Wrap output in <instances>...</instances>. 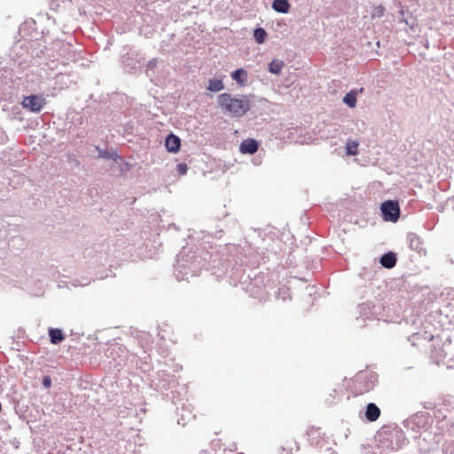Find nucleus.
Returning a JSON list of instances; mask_svg holds the SVG:
<instances>
[{
	"label": "nucleus",
	"mask_w": 454,
	"mask_h": 454,
	"mask_svg": "<svg viewBox=\"0 0 454 454\" xmlns=\"http://www.w3.org/2000/svg\"><path fill=\"white\" fill-rule=\"evenodd\" d=\"M207 90L217 92L223 89V83L221 79H210L207 87Z\"/></svg>",
	"instance_id": "nucleus-11"
},
{
	"label": "nucleus",
	"mask_w": 454,
	"mask_h": 454,
	"mask_svg": "<svg viewBox=\"0 0 454 454\" xmlns=\"http://www.w3.org/2000/svg\"><path fill=\"white\" fill-rule=\"evenodd\" d=\"M176 170L179 175H185L188 170V167L185 163H180L176 166Z\"/></svg>",
	"instance_id": "nucleus-17"
},
{
	"label": "nucleus",
	"mask_w": 454,
	"mask_h": 454,
	"mask_svg": "<svg viewBox=\"0 0 454 454\" xmlns=\"http://www.w3.org/2000/svg\"><path fill=\"white\" fill-rule=\"evenodd\" d=\"M258 150V142L253 138L245 139L239 146L241 153L254 154Z\"/></svg>",
	"instance_id": "nucleus-4"
},
{
	"label": "nucleus",
	"mask_w": 454,
	"mask_h": 454,
	"mask_svg": "<svg viewBox=\"0 0 454 454\" xmlns=\"http://www.w3.org/2000/svg\"><path fill=\"white\" fill-rule=\"evenodd\" d=\"M395 263H396V257L394 253L390 252V253L385 254L380 258V264L387 269H391V268L395 267Z\"/></svg>",
	"instance_id": "nucleus-7"
},
{
	"label": "nucleus",
	"mask_w": 454,
	"mask_h": 454,
	"mask_svg": "<svg viewBox=\"0 0 454 454\" xmlns=\"http://www.w3.org/2000/svg\"><path fill=\"white\" fill-rule=\"evenodd\" d=\"M21 105L30 112L39 113L46 105V100L41 95H30L23 98Z\"/></svg>",
	"instance_id": "nucleus-3"
},
{
	"label": "nucleus",
	"mask_w": 454,
	"mask_h": 454,
	"mask_svg": "<svg viewBox=\"0 0 454 454\" xmlns=\"http://www.w3.org/2000/svg\"><path fill=\"white\" fill-rule=\"evenodd\" d=\"M383 218L386 221L395 223L400 217V207L397 201L387 200L380 207Z\"/></svg>",
	"instance_id": "nucleus-2"
},
{
	"label": "nucleus",
	"mask_w": 454,
	"mask_h": 454,
	"mask_svg": "<svg viewBox=\"0 0 454 454\" xmlns=\"http://www.w3.org/2000/svg\"><path fill=\"white\" fill-rule=\"evenodd\" d=\"M43 384L47 388L51 387V378L49 376H45L43 379Z\"/></svg>",
	"instance_id": "nucleus-18"
},
{
	"label": "nucleus",
	"mask_w": 454,
	"mask_h": 454,
	"mask_svg": "<svg viewBox=\"0 0 454 454\" xmlns=\"http://www.w3.org/2000/svg\"><path fill=\"white\" fill-rule=\"evenodd\" d=\"M420 244L419 239L417 236H412L410 239V246L411 248L415 247V249L419 248V245Z\"/></svg>",
	"instance_id": "nucleus-16"
},
{
	"label": "nucleus",
	"mask_w": 454,
	"mask_h": 454,
	"mask_svg": "<svg viewBox=\"0 0 454 454\" xmlns=\"http://www.w3.org/2000/svg\"><path fill=\"white\" fill-rule=\"evenodd\" d=\"M165 145L168 152L176 153L180 149L181 140L177 136L170 134L166 138Z\"/></svg>",
	"instance_id": "nucleus-5"
},
{
	"label": "nucleus",
	"mask_w": 454,
	"mask_h": 454,
	"mask_svg": "<svg viewBox=\"0 0 454 454\" xmlns=\"http://www.w3.org/2000/svg\"><path fill=\"white\" fill-rule=\"evenodd\" d=\"M49 335L51 338V342L52 344H59L65 339V336H64L62 331L58 328L50 329Z\"/></svg>",
	"instance_id": "nucleus-10"
},
{
	"label": "nucleus",
	"mask_w": 454,
	"mask_h": 454,
	"mask_svg": "<svg viewBox=\"0 0 454 454\" xmlns=\"http://www.w3.org/2000/svg\"><path fill=\"white\" fill-rule=\"evenodd\" d=\"M356 96L357 93L356 90H351L347 93L343 98V102L351 108H354L356 105Z\"/></svg>",
	"instance_id": "nucleus-12"
},
{
	"label": "nucleus",
	"mask_w": 454,
	"mask_h": 454,
	"mask_svg": "<svg viewBox=\"0 0 454 454\" xmlns=\"http://www.w3.org/2000/svg\"><path fill=\"white\" fill-rule=\"evenodd\" d=\"M254 36L258 43H263L266 40L267 33L263 28L258 27L254 30Z\"/></svg>",
	"instance_id": "nucleus-15"
},
{
	"label": "nucleus",
	"mask_w": 454,
	"mask_h": 454,
	"mask_svg": "<svg viewBox=\"0 0 454 454\" xmlns=\"http://www.w3.org/2000/svg\"><path fill=\"white\" fill-rule=\"evenodd\" d=\"M217 102L221 109L231 117L245 115L252 106L250 96L248 95L232 98L229 93H223L218 96Z\"/></svg>",
	"instance_id": "nucleus-1"
},
{
	"label": "nucleus",
	"mask_w": 454,
	"mask_h": 454,
	"mask_svg": "<svg viewBox=\"0 0 454 454\" xmlns=\"http://www.w3.org/2000/svg\"><path fill=\"white\" fill-rule=\"evenodd\" d=\"M272 8L280 13H287L290 9V4L287 0H274Z\"/></svg>",
	"instance_id": "nucleus-8"
},
{
	"label": "nucleus",
	"mask_w": 454,
	"mask_h": 454,
	"mask_svg": "<svg viewBox=\"0 0 454 454\" xmlns=\"http://www.w3.org/2000/svg\"><path fill=\"white\" fill-rule=\"evenodd\" d=\"M380 415V410L376 404L371 403L367 405L365 416L369 421H376L379 419Z\"/></svg>",
	"instance_id": "nucleus-6"
},
{
	"label": "nucleus",
	"mask_w": 454,
	"mask_h": 454,
	"mask_svg": "<svg viewBox=\"0 0 454 454\" xmlns=\"http://www.w3.org/2000/svg\"><path fill=\"white\" fill-rule=\"evenodd\" d=\"M358 143L353 140H348L346 144V153L348 155H356L358 153Z\"/></svg>",
	"instance_id": "nucleus-14"
},
{
	"label": "nucleus",
	"mask_w": 454,
	"mask_h": 454,
	"mask_svg": "<svg viewBox=\"0 0 454 454\" xmlns=\"http://www.w3.org/2000/svg\"><path fill=\"white\" fill-rule=\"evenodd\" d=\"M284 67V62L282 60H272L269 64V71L272 74H278L281 73V70Z\"/></svg>",
	"instance_id": "nucleus-13"
},
{
	"label": "nucleus",
	"mask_w": 454,
	"mask_h": 454,
	"mask_svg": "<svg viewBox=\"0 0 454 454\" xmlns=\"http://www.w3.org/2000/svg\"><path fill=\"white\" fill-rule=\"evenodd\" d=\"M231 78L240 86H243L247 81V73L243 68H239L231 73Z\"/></svg>",
	"instance_id": "nucleus-9"
}]
</instances>
